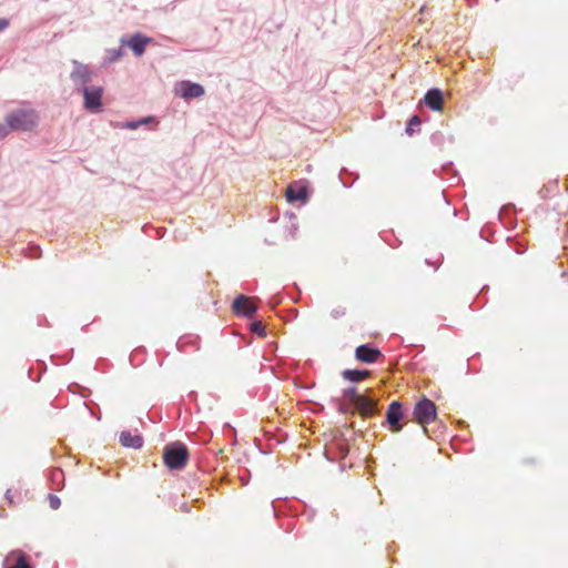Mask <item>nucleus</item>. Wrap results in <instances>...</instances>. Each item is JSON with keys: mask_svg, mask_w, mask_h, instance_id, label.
Here are the masks:
<instances>
[{"mask_svg": "<svg viewBox=\"0 0 568 568\" xmlns=\"http://www.w3.org/2000/svg\"><path fill=\"white\" fill-rule=\"evenodd\" d=\"M4 121L11 131H32L39 124V114L31 108H19L8 112Z\"/></svg>", "mask_w": 568, "mask_h": 568, "instance_id": "1", "label": "nucleus"}, {"mask_svg": "<svg viewBox=\"0 0 568 568\" xmlns=\"http://www.w3.org/2000/svg\"><path fill=\"white\" fill-rule=\"evenodd\" d=\"M189 457V452L185 445L175 443L166 446L163 453L164 464L170 469H181L185 466Z\"/></svg>", "mask_w": 568, "mask_h": 568, "instance_id": "2", "label": "nucleus"}, {"mask_svg": "<svg viewBox=\"0 0 568 568\" xmlns=\"http://www.w3.org/2000/svg\"><path fill=\"white\" fill-rule=\"evenodd\" d=\"M312 195L310 182L306 180H298L290 183L285 190L286 201L291 204L300 203L306 204Z\"/></svg>", "mask_w": 568, "mask_h": 568, "instance_id": "3", "label": "nucleus"}, {"mask_svg": "<svg viewBox=\"0 0 568 568\" xmlns=\"http://www.w3.org/2000/svg\"><path fill=\"white\" fill-rule=\"evenodd\" d=\"M414 420L424 427L434 422L437 417V407L430 399L423 397L418 400L413 410Z\"/></svg>", "mask_w": 568, "mask_h": 568, "instance_id": "4", "label": "nucleus"}, {"mask_svg": "<svg viewBox=\"0 0 568 568\" xmlns=\"http://www.w3.org/2000/svg\"><path fill=\"white\" fill-rule=\"evenodd\" d=\"M103 95V88L101 87H84L83 88V99H84V108L91 113H99L102 111L101 99Z\"/></svg>", "mask_w": 568, "mask_h": 568, "instance_id": "5", "label": "nucleus"}, {"mask_svg": "<svg viewBox=\"0 0 568 568\" xmlns=\"http://www.w3.org/2000/svg\"><path fill=\"white\" fill-rule=\"evenodd\" d=\"M404 418L403 406L399 402H392L386 413V422L392 433H399L403 429L400 420Z\"/></svg>", "mask_w": 568, "mask_h": 568, "instance_id": "6", "label": "nucleus"}, {"mask_svg": "<svg viewBox=\"0 0 568 568\" xmlns=\"http://www.w3.org/2000/svg\"><path fill=\"white\" fill-rule=\"evenodd\" d=\"M232 310L235 314L248 317L255 313L256 304L254 302V298L247 297L245 295H240L234 300L232 304Z\"/></svg>", "mask_w": 568, "mask_h": 568, "instance_id": "7", "label": "nucleus"}, {"mask_svg": "<svg viewBox=\"0 0 568 568\" xmlns=\"http://www.w3.org/2000/svg\"><path fill=\"white\" fill-rule=\"evenodd\" d=\"M355 357L362 363L371 364L383 357V354L378 348H374L368 345H361L355 349Z\"/></svg>", "mask_w": 568, "mask_h": 568, "instance_id": "8", "label": "nucleus"}, {"mask_svg": "<svg viewBox=\"0 0 568 568\" xmlns=\"http://www.w3.org/2000/svg\"><path fill=\"white\" fill-rule=\"evenodd\" d=\"M355 410L364 418L372 417L376 413V400L362 395L353 405Z\"/></svg>", "mask_w": 568, "mask_h": 568, "instance_id": "9", "label": "nucleus"}, {"mask_svg": "<svg viewBox=\"0 0 568 568\" xmlns=\"http://www.w3.org/2000/svg\"><path fill=\"white\" fill-rule=\"evenodd\" d=\"M151 42V38L145 37L141 33L133 34L128 41L122 40V43H125L136 57H141L146 45Z\"/></svg>", "mask_w": 568, "mask_h": 568, "instance_id": "10", "label": "nucleus"}, {"mask_svg": "<svg viewBox=\"0 0 568 568\" xmlns=\"http://www.w3.org/2000/svg\"><path fill=\"white\" fill-rule=\"evenodd\" d=\"M425 104L433 111H442L444 106L443 93L438 89L429 90L424 97Z\"/></svg>", "mask_w": 568, "mask_h": 568, "instance_id": "11", "label": "nucleus"}, {"mask_svg": "<svg viewBox=\"0 0 568 568\" xmlns=\"http://www.w3.org/2000/svg\"><path fill=\"white\" fill-rule=\"evenodd\" d=\"M181 97L185 99L199 98L204 94L202 85L189 81H184L180 85Z\"/></svg>", "mask_w": 568, "mask_h": 568, "instance_id": "12", "label": "nucleus"}, {"mask_svg": "<svg viewBox=\"0 0 568 568\" xmlns=\"http://www.w3.org/2000/svg\"><path fill=\"white\" fill-rule=\"evenodd\" d=\"M6 561H14L13 565L8 566L7 568H31V566L28 562L27 555L22 550L11 551L7 556Z\"/></svg>", "mask_w": 568, "mask_h": 568, "instance_id": "13", "label": "nucleus"}, {"mask_svg": "<svg viewBox=\"0 0 568 568\" xmlns=\"http://www.w3.org/2000/svg\"><path fill=\"white\" fill-rule=\"evenodd\" d=\"M120 443L123 447L140 448L143 445V439L140 435H132L130 432L123 430L120 433Z\"/></svg>", "mask_w": 568, "mask_h": 568, "instance_id": "14", "label": "nucleus"}, {"mask_svg": "<svg viewBox=\"0 0 568 568\" xmlns=\"http://www.w3.org/2000/svg\"><path fill=\"white\" fill-rule=\"evenodd\" d=\"M342 375L345 379L356 383L367 378L371 373L368 371L345 369Z\"/></svg>", "mask_w": 568, "mask_h": 568, "instance_id": "15", "label": "nucleus"}, {"mask_svg": "<svg viewBox=\"0 0 568 568\" xmlns=\"http://www.w3.org/2000/svg\"><path fill=\"white\" fill-rule=\"evenodd\" d=\"M362 395L357 393L355 387H348L344 389L343 397L345 400H348L352 405L361 397Z\"/></svg>", "mask_w": 568, "mask_h": 568, "instance_id": "16", "label": "nucleus"}, {"mask_svg": "<svg viewBox=\"0 0 568 568\" xmlns=\"http://www.w3.org/2000/svg\"><path fill=\"white\" fill-rule=\"evenodd\" d=\"M420 125V119L417 116V115H413L409 121H408V124L406 126V133L408 135H412L416 129H418Z\"/></svg>", "mask_w": 568, "mask_h": 568, "instance_id": "17", "label": "nucleus"}, {"mask_svg": "<svg viewBox=\"0 0 568 568\" xmlns=\"http://www.w3.org/2000/svg\"><path fill=\"white\" fill-rule=\"evenodd\" d=\"M329 314L334 320H339L346 315V307L337 305L336 307L332 308Z\"/></svg>", "mask_w": 568, "mask_h": 568, "instance_id": "18", "label": "nucleus"}, {"mask_svg": "<svg viewBox=\"0 0 568 568\" xmlns=\"http://www.w3.org/2000/svg\"><path fill=\"white\" fill-rule=\"evenodd\" d=\"M251 331L258 334L260 336L266 335L265 326L263 325V323L261 321L253 322L251 324Z\"/></svg>", "mask_w": 568, "mask_h": 568, "instance_id": "19", "label": "nucleus"}, {"mask_svg": "<svg viewBox=\"0 0 568 568\" xmlns=\"http://www.w3.org/2000/svg\"><path fill=\"white\" fill-rule=\"evenodd\" d=\"M150 121H151V118H145L138 122H135V121L128 122L124 124V128L130 129V130H135L139 128L140 124H145V123H149Z\"/></svg>", "mask_w": 568, "mask_h": 568, "instance_id": "20", "label": "nucleus"}, {"mask_svg": "<svg viewBox=\"0 0 568 568\" xmlns=\"http://www.w3.org/2000/svg\"><path fill=\"white\" fill-rule=\"evenodd\" d=\"M48 501L52 509H58L61 505L60 498L55 495H49Z\"/></svg>", "mask_w": 568, "mask_h": 568, "instance_id": "21", "label": "nucleus"}, {"mask_svg": "<svg viewBox=\"0 0 568 568\" xmlns=\"http://www.w3.org/2000/svg\"><path fill=\"white\" fill-rule=\"evenodd\" d=\"M9 131H11V130L9 129L7 123L0 122V141L9 134Z\"/></svg>", "mask_w": 568, "mask_h": 568, "instance_id": "22", "label": "nucleus"}, {"mask_svg": "<svg viewBox=\"0 0 568 568\" xmlns=\"http://www.w3.org/2000/svg\"><path fill=\"white\" fill-rule=\"evenodd\" d=\"M9 27V20L6 18H0V31L6 30Z\"/></svg>", "mask_w": 568, "mask_h": 568, "instance_id": "23", "label": "nucleus"}, {"mask_svg": "<svg viewBox=\"0 0 568 568\" xmlns=\"http://www.w3.org/2000/svg\"><path fill=\"white\" fill-rule=\"evenodd\" d=\"M6 498L8 499V501L10 504H13V495H12V491L11 489H8L7 493H6Z\"/></svg>", "mask_w": 568, "mask_h": 568, "instance_id": "24", "label": "nucleus"}, {"mask_svg": "<svg viewBox=\"0 0 568 568\" xmlns=\"http://www.w3.org/2000/svg\"><path fill=\"white\" fill-rule=\"evenodd\" d=\"M121 55H122V52H121V50H119L118 53H116V58H119Z\"/></svg>", "mask_w": 568, "mask_h": 568, "instance_id": "25", "label": "nucleus"}]
</instances>
